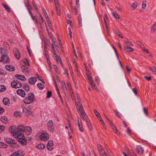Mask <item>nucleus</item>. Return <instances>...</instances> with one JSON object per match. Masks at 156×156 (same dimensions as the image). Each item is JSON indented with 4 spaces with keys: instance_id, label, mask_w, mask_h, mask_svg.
Returning a JSON list of instances; mask_svg holds the SVG:
<instances>
[{
    "instance_id": "obj_1",
    "label": "nucleus",
    "mask_w": 156,
    "mask_h": 156,
    "mask_svg": "<svg viewBox=\"0 0 156 156\" xmlns=\"http://www.w3.org/2000/svg\"><path fill=\"white\" fill-rule=\"evenodd\" d=\"M15 136H17L18 142L22 145L24 146L27 144V140L23 135V133L21 131Z\"/></svg>"
},
{
    "instance_id": "obj_2",
    "label": "nucleus",
    "mask_w": 156,
    "mask_h": 156,
    "mask_svg": "<svg viewBox=\"0 0 156 156\" xmlns=\"http://www.w3.org/2000/svg\"><path fill=\"white\" fill-rule=\"evenodd\" d=\"M19 129L21 130V131L23 133H25L27 135L30 134L32 131V129L31 127L29 126L25 127L22 125L20 126Z\"/></svg>"
},
{
    "instance_id": "obj_3",
    "label": "nucleus",
    "mask_w": 156,
    "mask_h": 156,
    "mask_svg": "<svg viewBox=\"0 0 156 156\" xmlns=\"http://www.w3.org/2000/svg\"><path fill=\"white\" fill-rule=\"evenodd\" d=\"M80 107L77 106V109L80 114L81 118L83 120H84V118H87V115L86 113L82 104L80 105Z\"/></svg>"
},
{
    "instance_id": "obj_4",
    "label": "nucleus",
    "mask_w": 156,
    "mask_h": 156,
    "mask_svg": "<svg viewBox=\"0 0 156 156\" xmlns=\"http://www.w3.org/2000/svg\"><path fill=\"white\" fill-rule=\"evenodd\" d=\"M34 99V95L33 93L29 94L28 98H26L24 100L23 102L26 104H30L33 102Z\"/></svg>"
},
{
    "instance_id": "obj_5",
    "label": "nucleus",
    "mask_w": 156,
    "mask_h": 156,
    "mask_svg": "<svg viewBox=\"0 0 156 156\" xmlns=\"http://www.w3.org/2000/svg\"><path fill=\"white\" fill-rule=\"evenodd\" d=\"M20 126L17 128L14 126H11L9 128V130L13 136H16L21 130L19 129Z\"/></svg>"
},
{
    "instance_id": "obj_6",
    "label": "nucleus",
    "mask_w": 156,
    "mask_h": 156,
    "mask_svg": "<svg viewBox=\"0 0 156 156\" xmlns=\"http://www.w3.org/2000/svg\"><path fill=\"white\" fill-rule=\"evenodd\" d=\"M39 139L43 141H47L49 139V135L47 133H41L39 136Z\"/></svg>"
},
{
    "instance_id": "obj_7",
    "label": "nucleus",
    "mask_w": 156,
    "mask_h": 156,
    "mask_svg": "<svg viewBox=\"0 0 156 156\" xmlns=\"http://www.w3.org/2000/svg\"><path fill=\"white\" fill-rule=\"evenodd\" d=\"M47 125L48 128L50 131L51 132H53L55 130V129L52 120H49L47 123Z\"/></svg>"
},
{
    "instance_id": "obj_8",
    "label": "nucleus",
    "mask_w": 156,
    "mask_h": 156,
    "mask_svg": "<svg viewBox=\"0 0 156 156\" xmlns=\"http://www.w3.org/2000/svg\"><path fill=\"white\" fill-rule=\"evenodd\" d=\"M9 58L7 55H3L1 58L0 62H3L4 63H9Z\"/></svg>"
},
{
    "instance_id": "obj_9",
    "label": "nucleus",
    "mask_w": 156,
    "mask_h": 156,
    "mask_svg": "<svg viewBox=\"0 0 156 156\" xmlns=\"http://www.w3.org/2000/svg\"><path fill=\"white\" fill-rule=\"evenodd\" d=\"M9 144H10V147L13 148H17L19 147L16 141L15 140H14L12 139L11 140V143Z\"/></svg>"
},
{
    "instance_id": "obj_10",
    "label": "nucleus",
    "mask_w": 156,
    "mask_h": 156,
    "mask_svg": "<svg viewBox=\"0 0 156 156\" xmlns=\"http://www.w3.org/2000/svg\"><path fill=\"white\" fill-rule=\"evenodd\" d=\"M16 93L18 94L19 95L23 98L26 95L25 91L22 89H19L17 90Z\"/></svg>"
},
{
    "instance_id": "obj_11",
    "label": "nucleus",
    "mask_w": 156,
    "mask_h": 156,
    "mask_svg": "<svg viewBox=\"0 0 156 156\" xmlns=\"http://www.w3.org/2000/svg\"><path fill=\"white\" fill-rule=\"evenodd\" d=\"M37 80V78L35 77H30L28 80L29 83L33 85L35 83Z\"/></svg>"
},
{
    "instance_id": "obj_12",
    "label": "nucleus",
    "mask_w": 156,
    "mask_h": 156,
    "mask_svg": "<svg viewBox=\"0 0 156 156\" xmlns=\"http://www.w3.org/2000/svg\"><path fill=\"white\" fill-rule=\"evenodd\" d=\"M24 155V154L22 153L21 151H18L12 154L10 156H23Z\"/></svg>"
},
{
    "instance_id": "obj_13",
    "label": "nucleus",
    "mask_w": 156,
    "mask_h": 156,
    "mask_svg": "<svg viewBox=\"0 0 156 156\" xmlns=\"http://www.w3.org/2000/svg\"><path fill=\"white\" fill-rule=\"evenodd\" d=\"M13 51L14 55L17 59H19L20 58V55L18 50L17 48H15Z\"/></svg>"
},
{
    "instance_id": "obj_14",
    "label": "nucleus",
    "mask_w": 156,
    "mask_h": 156,
    "mask_svg": "<svg viewBox=\"0 0 156 156\" xmlns=\"http://www.w3.org/2000/svg\"><path fill=\"white\" fill-rule=\"evenodd\" d=\"M136 149L138 153L140 154H141L143 153L144 150L143 147L141 146L140 145L137 146V147Z\"/></svg>"
},
{
    "instance_id": "obj_15",
    "label": "nucleus",
    "mask_w": 156,
    "mask_h": 156,
    "mask_svg": "<svg viewBox=\"0 0 156 156\" xmlns=\"http://www.w3.org/2000/svg\"><path fill=\"white\" fill-rule=\"evenodd\" d=\"M5 68L10 71H14L15 69V67L11 65H6L5 66Z\"/></svg>"
},
{
    "instance_id": "obj_16",
    "label": "nucleus",
    "mask_w": 156,
    "mask_h": 156,
    "mask_svg": "<svg viewBox=\"0 0 156 156\" xmlns=\"http://www.w3.org/2000/svg\"><path fill=\"white\" fill-rule=\"evenodd\" d=\"M15 77L17 79L23 81L26 80V78H25V76L22 75L16 74L15 75Z\"/></svg>"
},
{
    "instance_id": "obj_17",
    "label": "nucleus",
    "mask_w": 156,
    "mask_h": 156,
    "mask_svg": "<svg viewBox=\"0 0 156 156\" xmlns=\"http://www.w3.org/2000/svg\"><path fill=\"white\" fill-rule=\"evenodd\" d=\"M77 121H78V127H79V129L80 130L81 132H83L84 130H83V126H82V124L81 121L80 122H79L78 119Z\"/></svg>"
},
{
    "instance_id": "obj_18",
    "label": "nucleus",
    "mask_w": 156,
    "mask_h": 156,
    "mask_svg": "<svg viewBox=\"0 0 156 156\" xmlns=\"http://www.w3.org/2000/svg\"><path fill=\"white\" fill-rule=\"evenodd\" d=\"M124 50L127 52H132L134 50L133 48L128 46H125L124 47Z\"/></svg>"
},
{
    "instance_id": "obj_19",
    "label": "nucleus",
    "mask_w": 156,
    "mask_h": 156,
    "mask_svg": "<svg viewBox=\"0 0 156 156\" xmlns=\"http://www.w3.org/2000/svg\"><path fill=\"white\" fill-rule=\"evenodd\" d=\"M21 68L22 69L23 72L27 73H30V71L28 69L27 67H26L25 66L23 65L21 67Z\"/></svg>"
},
{
    "instance_id": "obj_20",
    "label": "nucleus",
    "mask_w": 156,
    "mask_h": 156,
    "mask_svg": "<svg viewBox=\"0 0 156 156\" xmlns=\"http://www.w3.org/2000/svg\"><path fill=\"white\" fill-rule=\"evenodd\" d=\"M9 99L7 98H4L3 100V104L5 105L9 104Z\"/></svg>"
},
{
    "instance_id": "obj_21",
    "label": "nucleus",
    "mask_w": 156,
    "mask_h": 156,
    "mask_svg": "<svg viewBox=\"0 0 156 156\" xmlns=\"http://www.w3.org/2000/svg\"><path fill=\"white\" fill-rule=\"evenodd\" d=\"M27 9L29 11V12L31 14V12H32L31 10L32 9V7L29 4V3L27 1Z\"/></svg>"
},
{
    "instance_id": "obj_22",
    "label": "nucleus",
    "mask_w": 156,
    "mask_h": 156,
    "mask_svg": "<svg viewBox=\"0 0 156 156\" xmlns=\"http://www.w3.org/2000/svg\"><path fill=\"white\" fill-rule=\"evenodd\" d=\"M23 88L27 91H28L29 90V86L27 84H23Z\"/></svg>"
},
{
    "instance_id": "obj_23",
    "label": "nucleus",
    "mask_w": 156,
    "mask_h": 156,
    "mask_svg": "<svg viewBox=\"0 0 156 156\" xmlns=\"http://www.w3.org/2000/svg\"><path fill=\"white\" fill-rule=\"evenodd\" d=\"M7 145L5 143L0 142V147L2 148H6Z\"/></svg>"
},
{
    "instance_id": "obj_24",
    "label": "nucleus",
    "mask_w": 156,
    "mask_h": 156,
    "mask_svg": "<svg viewBox=\"0 0 156 156\" xmlns=\"http://www.w3.org/2000/svg\"><path fill=\"white\" fill-rule=\"evenodd\" d=\"M17 80H14L11 83V86L13 88H15L16 86L17 85Z\"/></svg>"
},
{
    "instance_id": "obj_25",
    "label": "nucleus",
    "mask_w": 156,
    "mask_h": 156,
    "mask_svg": "<svg viewBox=\"0 0 156 156\" xmlns=\"http://www.w3.org/2000/svg\"><path fill=\"white\" fill-rule=\"evenodd\" d=\"M156 30V22H155L154 24L152 25L151 31L152 33H154Z\"/></svg>"
},
{
    "instance_id": "obj_26",
    "label": "nucleus",
    "mask_w": 156,
    "mask_h": 156,
    "mask_svg": "<svg viewBox=\"0 0 156 156\" xmlns=\"http://www.w3.org/2000/svg\"><path fill=\"white\" fill-rule=\"evenodd\" d=\"M112 14L113 16L115 17L117 19H120V20L122 21V20L120 19L119 16L118 14L115 12H113L112 13Z\"/></svg>"
},
{
    "instance_id": "obj_27",
    "label": "nucleus",
    "mask_w": 156,
    "mask_h": 156,
    "mask_svg": "<svg viewBox=\"0 0 156 156\" xmlns=\"http://www.w3.org/2000/svg\"><path fill=\"white\" fill-rule=\"evenodd\" d=\"M1 120L4 123H7L8 122L7 119L5 118V116L2 117L1 119Z\"/></svg>"
},
{
    "instance_id": "obj_28",
    "label": "nucleus",
    "mask_w": 156,
    "mask_h": 156,
    "mask_svg": "<svg viewBox=\"0 0 156 156\" xmlns=\"http://www.w3.org/2000/svg\"><path fill=\"white\" fill-rule=\"evenodd\" d=\"M45 146V145L43 144H40L37 146V147L39 149H42L44 148Z\"/></svg>"
},
{
    "instance_id": "obj_29",
    "label": "nucleus",
    "mask_w": 156,
    "mask_h": 156,
    "mask_svg": "<svg viewBox=\"0 0 156 156\" xmlns=\"http://www.w3.org/2000/svg\"><path fill=\"white\" fill-rule=\"evenodd\" d=\"M23 111L26 113H27L28 115H30L32 113V112L30 110H28L27 108L23 109Z\"/></svg>"
},
{
    "instance_id": "obj_30",
    "label": "nucleus",
    "mask_w": 156,
    "mask_h": 156,
    "mask_svg": "<svg viewBox=\"0 0 156 156\" xmlns=\"http://www.w3.org/2000/svg\"><path fill=\"white\" fill-rule=\"evenodd\" d=\"M2 4L3 6L4 7V8L8 12H10V8L8 5L4 3H2Z\"/></svg>"
},
{
    "instance_id": "obj_31",
    "label": "nucleus",
    "mask_w": 156,
    "mask_h": 156,
    "mask_svg": "<svg viewBox=\"0 0 156 156\" xmlns=\"http://www.w3.org/2000/svg\"><path fill=\"white\" fill-rule=\"evenodd\" d=\"M14 115L16 117H20L21 116V114L20 112L16 111L14 113Z\"/></svg>"
},
{
    "instance_id": "obj_32",
    "label": "nucleus",
    "mask_w": 156,
    "mask_h": 156,
    "mask_svg": "<svg viewBox=\"0 0 156 156\" xmlns=\"http://www.w3.org/2000/svg\"><path fill=\"white\" fill-rule=\"evenodd\" d=\"M23 62L24 63V66H29L30 65V64L28 60L26 59L25 58L23 60Z\"/></svg>"
},
{
    "instance_id": "obj_33",
    "label": "nucleus",
    "mask_w": 156,
    "mask_h": 156,
    "mask_svg": "<svg viewBox=\"0 0 156 156\" xmlns=\"http://www.w3.org/2000/svg\"><path fill=\"white\" fill-rule=\"evenodd\" d=\"M86 74H87V76L88 80L89 82H90V81L92 80H92V78L91 76V74H90V73L88 72L87 73H86Z\"/></svg>"
},
{
    "instance_id": "obj_34",
    "label": "nucleus",
    "mask_w": 156,
    "mask_h": 156,
    "mask_svg": "<svg viewBox=\"0 0 156 156\" xmlns=\"http://www.w3.org/2000/svg\"><path fill=\"white\" fill-rule=\"evenodd\" d=\"M86 74H87V76L88 80L89 82H90V81L92 80H92V78L91 76V74H90V73L88 72L87 73H86Z\"/></svg>"
},
{
    "instance_id": "obj_35",
    "label": "nucleus",
    "mask_w": 156,
    "mask_h": 156,
    "mask_svg": "<svg viewBox=\"0 0 156 156\" xmlns=\"http://www.w3.org/2000/svg\"><path fill=\"white\" fill-rule=\"evenodd\" d=\"M112 129L114 132L117 134V135H118L119 134V132L118 130L116 128L115 126H112Z\"/></svg>"
},
{
    "instance_id": "obj_36",
    "label": "nucleus",
    "mask_w": 156,
    "mask_h": 156,
    "mask_svg": "<svg viewBox=\"0 0 156 156\" xmlns=\"http://www.w3.org/2000/svg\"><path fill=\"white\" fill-rule=\"evenodd\" d=\"M90 83V84L92 87H94L95 89H96L97 86L95 85L94 83V82L93 80H92L90 81L89 82Z\"/></svg>"
},
{
    "instance_id": "obj_37",
    "label": "nucleus",
    "mask_w": 156,
    "mask_h": 156,
    "mask_svg": "<svg viewBox=\"0 0 156 156\" xmlns=\"http://www.w3.org/2000/svg\"><path fill=\"white\" fill-rule=\"evenodd\" d=\"M137 3L136 2H134L133 5L130 6V7L133 8V9H136L137 6Z\"/></svg>"
},
{
    "instance_id": "obj_38",
    "label": "nucleus",
    "mask_w": 156,
    "mask_h": 156,
    "mask_svg": "<svg viewBox=\"0 0 156 156\" xmlns=\"http://www.w3.org/2000/svg\"><path fill=\"white\" fill-rule=\"evenodd\" d=\"M57 11V13L58 15L60 16V9L59 6L55 7Z\"/></svg>"
},
{
    "instance_id": "obj_39",
    "label": "nucleus",
    "mask_w": 156,
    "mask_h": 156,
    "mask_svg": "<svg viewBox=\"0 0 156 156\" xmlns=\"http://www.w3.org/2000/svg\"><path fill=\"white\" fill-rule=\"evenodd\" d=\"M149 69L152 72L156 73V67H155L154 66H152L150 67H149Z\"/></svg>"
},
{
    "instance_id": "obj_40",
    "label": "nucleus",
    "mask_w": 156,
    "mask_h": 156,
    "mask_svg": "<svg viewBox=\"0 0 156 156\" xmlns=\"http://www.w3.org/2000/svg\"><path fill=\"white\" fill-rule=\"evenodd\" d=\"M6 90V87L4 85H0V92H2L5 91Z\"/></svg>"
},
{
    "instance_id": "obj_41",
    "label": "nucleus",
    "mask_w": 156,
    "mask_h": 156,
    "mask_svg": "<svg viewBox=\"0 0 156 156\" xmlns=\"http://www.w3.org/2000/svg\"><path fill=\"white\" fill-rule=\"evenodd\" d=\"M37 87L40 89H42L44 88V85L42 84L41 83H38L37 84Z\"/></svg>"
},
{
    "instance_id": "obj_42",
    "label": "nucleus",
    "mask_w": 156,
    "mask_h": 156,
    "mask_svg": "<svg viewBox=\"0 0 156 156\" xmlns=\"http://www.w3.org/2000/svg\"><path fill=\"white\" fill-rule=\"evenodd\" d=\"M17 85L15 88H19L21 87L22 86V83L20 81L17 80Z\"/></svg>"
},
{
    "instance_id": "obj_43",
    "label": "nucleus",
    "mask_w": 156,
    "mask_h": 156,
    "mask_svg": "<svg viewBox=\"0 0 156 156\" xmlns=\"http://www.w3.org/2000/svg\"><path fill=\"white\" fill-rule=\"evenodd\" d=\"M30 15L31 17H32V19L33 20H35L36 22L37 23L38 22L37 21V17L35 16H34L33 13H32V12H31V13H30Z\"/></svg>"
},
{
    "instance_id": "obj_44",
    "label": "nucleus",
    "mask_w": 156,
    "mask_h": 156,
    "mask_svg": "<svg viewBox=\"0 0 156 156\" xmlns=\"http://www.w3.org/2000/svg\"><path fill=\"white\" fill-rule=\"evenodd\" d=\"M62 87L64 88V93H66V92L67 91V89L66 87V85H65V83L64 82H62Z\"/></svg>"
},
{
    "instance_id": "obj_45",
    "label": "nucleus",
    "mask_w": 156,
    "mask_h": 156,
    "mask_svg": "<svg viewBox=\"0 0 156 156\" xmlns=\"http://www.w3.org/2000/svg\"><path fill=\"white\" fill-rule=\"evenodd\" d=\"M97 147L99 151L103 150V147L100 144H97Z\"/></svg>"
},
{
    "instance_id": "obj_46",
    "label": "nucleus",
    "mask_w": 156,
    "mask_h": 156,
    "mask_svg": "<svg viewBox=\"0 0 156 156\" xmlns=\"http://www.w3.org/2000/svg\"><path fill=\"white\" fill-rule=\"evenodd\" d=\"M146 7V1H144L143 2L142 7L143 9H145Z\"/></svg>"
},
{
    "instance_id": "obj_47",
    "label": "nucleus",
    "mask_w": 156,
    "mask_h": 156,
    "mask_svg": "<svg viewBox=\"0 0 156 156\" xmlns=\"http://www.w3.org/2000/svg\"><path fill=\"white\" fill-rule=\"evenodd\" d=\"M136 42L138 45L141 48H142V46H144V45L139 41H136Z\"/></svg>"
},
{
    "instance_id": "obj_48",
    "label": "nucleus",
    "mask_w": 156,
    "mask_h": 156,
    "mask_svg": "<svg viewBox=\"0 0 156 156\" xmlns=\"http://www.w3.org/2000/svg\"><path fill=\"white\" fill-rule=\"evenodd\" d=\"M114 112L116 114V115L119 118H121L120 116V114L118 112L117 110H115Z\"/></svg>"
},
{
    "instance_id": "obj_49",
    "label": "nucleus",
    "mask_w": 156,
    "mask_h": 156,
    "mask_svg": "<svg viewBox=\"0 0 156 156\" xmlns=\"http://www.w3.org/2000/svg\"><path fill=\"white\" fill-rule=\"evenodd\" d=\"M11 139L12 138H7L5 140V141L8 144H9L11 143Z\"/></svg>"
},
{
    "instance_id": "obj_50",
    "label": "nucleus",
    "mask_w": 156,
    "mask_h": 156,
    "mask_svg": "<svg viewBox=\"0 0 156 156\" xmlns=\"http://www.w3.org/2000/svg\"><path fill=\"white\" fill-rule=\"evenodd\" d=\"M99 152L101 156H104L106 155V153L103 150Z\"/></svg>"
},
{
    "instance_id": "obj_51",
    "label": "nucleus",
    "mask_w": 156,
    "mask_h": 156,
    "mask_svg": "<svg viewBox=\"0 0 156 156\" xmlns=\"http://www.w3.org/2000/svg\"><path fill=\"white\" fill-rule=\"evenodd\" d=\"M51 47L52 48L53 53L54 55H56V51L54 47V44H52L51 45Z\"/></svg>"
},
{
    "instance_id": "obj_52",
    "label": "nucleus",
    "mask_w": 156,
    "mask_h": 156,
    "mask_svg": "<svg viewBox=\"0 0 156 156\" xmlns=\"http://www.w3.org/2000/svg\"><path fill=\"white\" fill-rule=\"evenodd\" d=\"M39 16H40L41 17V21H40L41 22L40 23V25H41L44 22V20H43V17H42V16L41 14H39Z\"/></svg>"
},
{
    "instance_id": "obj_53",
    "label": "nucleus",
    "mask_w": 156,
    "mask_h": 156,
    "mask_svg": "<svg viewBox=\"0 0 156 156\" xmlns=\"http://www.w3.org/2000/svg\"><path fill=\"white\" fill-rule=\"evenodd\" d=\"M51 92L48 91L47 93V98H49L51 97Z\"/></svg>"
},
{
    "instance_id": "obj_54",
    "label": "nucleus",
    "mask_w": 156,
    "mask_h": 156,
    "mask_svg": "<svg viewBox=\"0 0 156 156\" xmlns=\"http://www.w3.org/2000/svg\"><path fill=\"white\" fill-rule=\"evenodd\" d=\"M94 112L97 118L100 116L99 112L96 110H94Z\"/></svg>"
},
{
    "instance_id": "obj_55",
    "label": "nucleus",
    "mask_w": 156,
    "mask_h": 156,
    "mask_svg": "<svg viewBox=\"0 0 156 156\" xmlns=\"http://www.w3.org/2000/svg\"><path fill=\"white\" fill-rule=\"evenodd\" d=\"M107 18H108L107 16L106 15H105L104 16V20L105 23V26H106V29H107V25H106V19H107Z\"/></svg>"
},
{
    "instance_id": "obj_56",
    "label": "nucleus",
    "mask_w": 156,
    "mask_h": 156,
    "mask_svg": "<svg viewBox=\"0 0 156 156\" xmlns=\"http://www.w3.org/2000/svg\"><path fill=\"white\" fill-rule=\"evenodd\" d=\"M47 145H49V146H52L53 145V141L51 140H49L48 142Z\"/></svg>"
},
{
    "instance_id": "obj_57",
    "label": "nucleus",
    "mask_w": 156,
    "mask_h": 156,
    "mask_svg": "<svg viewBox=\"0 0 156 156\" xmlns=\"http://www.w3.org/2000/svg\"><path fill=\"white\" fill-rule=\"evenodd\" d=\"M5 129V127L3 126H0V133L3 132Z\"/></svg>"
},
{
    "instance_id": "obj_58",
    "label": "nucleus",
    "mask_w": 156,
    "mask_h": 156,
    "mask_svg": "<svg viewBox=\"0 0 156 156\" xmlns=\"http://www.w3.org/2000/svg\"><path fill=\"white\" fill-rule=\"evenodd\" d=\"M84 120L85 119L86 120V122L87 124L90 123V120L88 118V116L87 115V118H84Z\"/></svg>"
},
{
    "instance_id": "obj_59",
    "label": "nucleus",
    "mask_w": 156,
    "mask_h": 156,
    "mask_svg": "<svg viewBox=\"0 0 156 156\" xmlns=\"http://www.w3.org/2000/svg\"><path fill=\"white\" fill-rule=\"evenodd\" d=\"M87 125L88 128H89V129L90 130H92V126L91 124H90V123H89L87 124Z\"/></svg>"
},
{
    "instance_id": "obj_60",
    "label": "nucleus",
    "mask_w": 156,
    "mask_h": 156,
    "mask_svg": "<svg viewBox=\"0 0 156 156\" xmlns=\"http://www.w3.org/2000/svg\"><path fill=\"white\" fill-rule=\"evenodd\" d=\"M133 90L136 95H137V90L136 87H134L133 89Z\"/></svg>"
},
{
    "instance_id": "obj_61",
    "label": "nucleus",
    "mask_w": 156,
    "mask_h": 156,
    "mask_svg": "<svg viewBox=\"0 0 156 156\" xmlns=\"http://www.w3.org/2000/svg\"><path fill=\"white\" fill-rule=\"evenodd\" d=\"M144 112L146 115H147V109H146L145 108H143Z\"/></svg>"
},
{
    "instance_id": "obj_62",
    "label": "nucleus",
    "mask_w": 156,
    "mask_h": 156,
    "mask_svg": "<svg viewBox=\"0 0 156 156\" xmlns=\"http://www.w3.org/2000/svg\"><path fill=\"white\" fill-rule=\"evenodd\" d=\"M52 146H49V145H47L46 147L48 150L51 151L52 150V148L51 147Z\"/></svg>"
},
{
    "instance_id": "obj_63",
    "label": "nucleus",
    "mask_w": 156,
    "mask_h": 156,
    "mask_svg": "<svg viewBox=\"0 0 156 156\" xmlns=\"http://www.w3.org/2000/svg\"><path fill=\"white\" fill-rule=\"evenodd\" d=\"M126 69L128 73H129L131 70V68H130L128 66H126Z\"/></svg>"
},
{
    "instance_id": "obj_64",
    "label": "nucleus",
    "mask_w": 156,
    "mask_h": 156,
    "mask_svg": "<svg viewBox=\"0 0 156 156\" xmlns=\"http://www.w3.org/2000/svg\"><path fill=\"white\" fill-rule=\"evenodd\" d=\"M144 78L148 81L151 80V77H148L147 76H144Z\"/></svg>"
}]
</instances>
